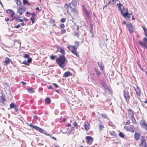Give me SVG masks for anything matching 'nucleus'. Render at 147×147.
Listing matches in <instances>:
<instances>
[{
	"mask_svg": "<svg viewBox=\"0 0 147 147\" xmlns=\"http://www.w3.org/2000/svg\"><path fill=\"white\" fill-rule=\"evenodd\" d=\"M71 3H69L68 4L66 3L64 5V7L67 9V13L70 16H72V15L70 12L74 13V16L78 15V11L76 8H72L71 7Z\"/></svg>",
	"mask_w": 147,
	"mask_h": 147,
	"instance_id": "1",
	"label": "nucleus"
},
{
	"mask_svg": "<svg viewBox=\"0 0 147 147\" xmlns=\"http://www.w3.org/2000/svg\"><path fill=\"white\" fill-rule=\"evenodd\" d=\"M56 62L59 66L64 68L66 63L67 62V60L64 55H61L56 59Z\"/></svg>",
	"mask_w": 147,
	"mask_h": 147,
	"instance_id": "2",
	"label": "nucleus"
},
{
	"mask_svg": "<svg viewBox=\"0 0 147 147\" xmlns=\"http://www.w3.org/2000/svg\"><path fill=\"white\" fill-rule=\"evenodd\" d=\"M126 113L125 118L127 119H130L133 124H136L137 122L134 117V112L131 109H127Z\"/></svg>",
	"mask_w": 147,
	"mask_h": 147,
	"instance_id": "3",
	"label": "nucleus"
},
{
	"mask_svg": "<svg viewBox=\"0 0 147 147\" xmlns=\"http://www.w3.org/2000/svg\"><path fill=\"white\" fill-rule=\"evenodd\" d=\"M68 49L75 56V57H79V55L78 54L77 51V48L76 47L74 46L69 45L67 47Z\"/></svg>",
	"mask_w": 147,
	"mask_h": 147,
	"instance_id": "4",
	"label": "nucleus"
},
{
	"mask_svg": "<svg viewBox=\"0 0 147 147\" xmlns=\"http://www.w3.org/2000/svg\"><path fill=\"white\" fill-rule=\"evenodd\" d=\"M139 147H147V142L144 137L142 136L140 140V142L138 144Z\"/></svg>",
	"mask_w": 147,
	"mask_h": 147,
	"instance_id": "5",
	"label": "nucleus"
},
{
	"mask_svg": "<svg viewBox=\"0 0 147 147\" xmlns=\"http://www.w3.org/2000/svg\"><path fill=\"white\" fill-rule=\"evenodd\" d=\"M124 129L126 131L134 133L135 131L134 126L133 125H129L128 126H125L124 127Z\"/></svg>",
	"mask_w": 147,
	"mask_h": 147,
	"instance_id": "6",
	"label": "nucleus"
},
{
	"mask_svg": "<svg viewBox=\"0 0 147 147\" xmlns=\"http://www.w3.org/2000/svg\"><path fill=\"white\" fill-rule=\"evenodd\" d=\"M140 123L142 128L147 131V124L146 121L142 119L140 121Z\"/></svg>",
	"mask_w": 147,
	"mask_h": 147,
	"instance_id": "7",
	"label": "nucleus"
},
{
	"mask_svg": "<svg viewBox=\"0 0 147 147\" xmlns=\"http://www.w3.org/2000/svg\"><path fill=\"white\" fill-rule=\"evenodd\" d=\"M126 27L128 28L129 31L130 33L134 32V28L132 24L130 23H128L126 25Z\"/></svg>",
	"mask_w": 147,
	"mask_h": 147,
	"instance_id": "8",
	"label": "nucleus"
},
{
	"mask_svg": "<svg viewBox=\"0 0 147 147\" xmlns=\"http://www.w3.org/2000/svg\"><path fill=\"white\" fill-rule=\"evenodd\" d=\"M124 96L126 101L128 103L129 102L130 96L128 92L124 90L123 91Z\"/></svg>",
	"mask_w": 147,
	"mask_h": 147,
	"instance_id": "9",
	"label": "nucleus"
},
{
	"mask_svg": "<svg viewBox=\"0 0 147 147\" xmlns=\"http://www.w3.org/2000/svg\"><path fill=\"white\" fill-rule=\"evenodd\" d=\"M26 10V8L23 6H20L18 9V13L20 15H22Z\"/></svg>",
	"mask_w": 147,
	"mask_h": 147,
	"instance_id": "10",
	"label": "nucleus"
},
{
	"mask_svg": "<svg viewBox=\"0 0 147 147\" xmlns=\"http://www.w3.org/2000/svg\"><path fill=\"white\" fill-rule=\"evenodd\" d=\"M29 125L32 128H34L36 130L38 131L41 133H43V131L44 130L37 126L33 125L31 123L29 124Z\"/></svg>",
	"mask_w": 147,
	"mask_h": 147,
	"instance_id": "11",
	"label": "nucleus"
},
{
	"mask_svg": "<svg viewBox=\"0 0 147 147\" xmlns=\"http://www.w3.org/2000/svg\"><path fill=\"white\" fill-rule=\"evenodd\" d=\"M87 143L88 144H92L93 140V138L90 136H87L85 138Z\"/></svg>",
	"mask_w": 147,
	"mask_h": 147,
	"instance_id": "12",
	"label": "nucleus"
},
{
	"mask_svg": "<svg viewBox=\"0 0 147 147\" xmlns=\"http://www.w3.org/2000/svg\"><path fill=\"white\" fill-rule=\"evenodd\" d=\"M134 88L135 89V91L136 92V95H137V96L138 98H139V99L140 100V94L141 92L140 91V89L138 87L137 88V90H136V89L134 87Z\"/></svg>",
	"mask_w": 147,
	"mask_h": 147,
	"instance_id": "13",
	"label": "nucleus"
},
{
	"mask_svg": "<svg viewBox=\"0 0 147 147\" xmlns=\"http://www.w3.org/2000/svg\"><path fill=\"white\" fill-rule=\"evenodd\" d=\"M12 62V61L10 60L8 57H6L5 58V59L4 61H3V63H4V65L7 66V65L9 64L10 61Z\"/></svg>",
	"mask_w": 147,
	"mask_h": 147,
	"instance_id": "14",
	"label": "nucleus"
},
{
	"mask_svg": "<svg viewBox=\"0 0 147 147\" xmlns=\"http://www.w3.org/2000/svg\"><path fill=\"white\" fill-rule=\"evenodd\" d=\"M9 107L11 109L14 108V109L17 112H18V109L17 107V105L13 103H12L10 104Z\"/></svg>",
	"mask_w": 147,
	"mask_h": 147,
	"instance_id": "15",
	"label": "nucleus"
},
{
	"mask_svg": "<svg viewBox=\"0 0 147 147\" xmlns=\"http://www.w3.org/2000/svg\"><path fill=\"white\" fill-rule=\"evenodd\" d=\"M140 134L139 133L136 132L134 134V138L136 141L139 140L140 138Z\"/></svg>",
	"mask_w": 147,
	"mask_h": 147,
	"instance_id": "16",
	"label": "nucleus"
},
{
	"mask_svg": "<svg viewBox=\"0 0 147 147\" xmlns=\"http://www.w3.org/2000/svg\"><path fill=\"white\" fill-rule=\"evenodd\" d=\"M84 127L85 129L87 131L90 129V125L88 122H85L84 123Z\"/></svg>",
	"mask_w": 147,
	"mask_h": 147,
	"instance_id": "17",
	"label": "nucleus"
},
{
	"mask_svg": "<svg viewBox=\"0 0 147 147\" xmlns=\"http://www.w3.org/2000/svg\"><path fill=\"white\" fill-rule=\"evenodd\" d=\"M57 51H59L64 55L65 54V50L62 47H58L57 48Z\"/></svg>",
	"mask_w": 147,
	"mask_h": 147,
	"instance_id": "18",
	"label": "nucleus"
},
{
	"mask_svg": "<svg viewBox=\"0 0 147 147\" xmlns=\"http://www.w3.org/2000/svg\"><path fill=\"white\" fill-rule=\"evenodd\" d=\"M131 15L129 14L128 12V11H127L125 14L124 13L123 16L126 19H130L131 18Z\"/></svg>",
	"mask_w": 147,
	"mask_h": 147,
	"instance_id": "19",
	"label": "nucleus"
},
{
	"mask_svg": "<svg viewBox=\"0 0 147 147\" xmlns=\"http://www.w3.org/2000/svg\"><path fill=\"white\" fill-rule=\"evenodd\" d=\"M72 74L69 71L65 72L63 74V77L67 78L69 76H71Z\"/></svg>",
	"mask_w": 147,
	"mask_h": 147,
	"instance_id": "20",
	"label": "nucleus"
},
{
	"mask_svg": "<svg viewBox=\"0 0 147 147\" xmlns=\"http://www.w3.org/2000/svg\"><path fill=\"white\" fill-rule=\"evenodd\" d=\"M5 101V97L3 95L0 96V102L3 104H4V102Z\"/></svg>",
	"mask_w": 147,
	"mask_h": 147,
	"instance_id": "21",
	"label": "nucleus"
},
{
	"mask_svg": "<svg viewBox=\"0 0 147 147\" xmlns=\"http://www.w3.org/2000/svg\"><path fill=\"white\" fill-rule=\"evenodd\" d=\"M102 86L104 88L105 90L106 91L107 90H108L110 92H111V93H112V90L110 89L109 88L107 87V85L105 83H104V84L102 85Z\"/></svg>",
	"mask_w": 147,
	"mask_h": 147,
	"instance_id": "22",
	"label": "nucleus"
},
{
	"mask_svg": "<svg viewBox=\"0 0 147 147\" xmlns=\"http://www.w3.org/2000/svg\"><path fill=\"white\" fill-rule=\"evenodd\" d=\"M138 42L141 46L147 49V46L146 45L147 44H144L142 41L140 40H139Z\"/></svg>",
	"mask_w": 147,
	"mask_h": 147,
	"instance_id": "23",
	"label": "nucleus"
},
{
	"mask_svg": "<svg viewBox=\"0 0 147 147\" xmlns=\"http://www.w3.org/2000/svg\"><path fill=\"white\" fill-rule=\"evenodd\" d=\"M98 66L100 68V69L102 71L104 70V66L103 63L101 62L98 63Z\"/></svg>",
	"mask_w": 147,
	"mask_h": 147,
	"instance_id": "24",
	"label": "nucleus"
},
{
	"mask_svg": "<svg viewBox=\"0 0 147 147\" xmlns=\"http://www.w3.org/2000/svg\"><path fill=\"white\" fill-rule=\"evenodd\" d=\"M109 134L111 136L114 137H115L117 136V134L116 132L114 131H112L109 132Z\"/></svg>",
	"mask_w": 147,
	"mask_h": 147,
	"instance_id": "25",
	"label": "nucleus"
},
{
	"mask_svg": "<svg viewBox=\"0 0 147 147\" xmlns=\"http://www.w3.org/2000/svg\"><path fill=\"white\" fill-rule=\"evenodd\" d=\"M45 103L49 105L51 103V101L49 97L46 98L45 100Z\"/></svg>",
	"mask_w": 147,
	"mask_h": 147,
	"instance_id": "26",
	"label": "nucleus"
},
{
	"mask_svg": "<svg viewBox=\"0 0 147 147\" xmlns=\"http://www.w3.org/2000/svg\"><path fill=\"white\" fill-rule=\"evenodd\" d=\"M117 5L118 6L119 10H120V11L124 7L123 5L121 3L117 4Z\"/></svg>",
	"mask_w": 147,
	"mask_h": 147,
	"instance_id": "27",
	"label": "nucleus"
},
{
	"mask_svg": "<svg viewBox=\"0 0 147 147\" xmlns=\"http://www.w3.org/2000/svg\"><path fill=\"white\" fill-rule=\"evenodd\" d=\"M84 11L85 12L86 15L88 17L90 18V14L89 12L86 8H85L84 9Z\"/></svg>",
	"mask_w": 147,
	"mask_h": 147,
	"instance_id": "28",
	"label": "nucleus"
},
{
	"mask_svg": "<svg viewBox=\"0 0 147 147\" xmlns=\"http://www.w3.org/2000/svg\"><path fill=\"white\" fill-rule=\"evenodd\" d=\"M127 11H128L127 9H125L124 8L121 11V12L123 16H124V14H125Z\"/></svg>",
	"mask_w": 147,
	"mask_h": 147,
	"instance_id": "29",
	"label": "nucleus"
},
{
	"mask_svg": "<svg viewBox=\"0 0 147 147\" xmlns=\"http://www.w3.org/2000/svg\"><path fill=\"white\" fill-rule=\"evenodd\" d=\"M28 92L30 93H34L35 91L33 90L32 87H29V88L28 89Z\"/></svg>",
	"mask_w": 147,
	"mask_h": 147,
	"instance_id": "30",
	"label": "nucleus"
},
{
	"mask_svg": "<svg viewBox=\"0 0 147 147\" xmlns=\"http://www.w3.org/2000/svg\"><path fill=\"white\" fill-rule=\"evenodd\" d=\"M30 20H31L32 24H33L35 22V21L36 20V18L35 17H32L30 18Z\"/></svg>",
	"mask_w": 147,
	"mask_h": 147,
	"instance_id": "31",
	"label": "nucleus"
},
{
	"mask_svg": "<svg viewBox=\"0 0 147 147\" xmlns=\"http://www.w3.org/2000/svg\"><path fill=\"white\" fill-rule=\"evenodd\" d=\"M17 5H21L22 4V2L20 0H14Z\"/></svg>",
	"mask_w": 147,
	"mask_h": 147,
	"instance_id": "32",
	"label": "nucleus"
},
{
	"mask_svg": "<svg viewBox=\"0 0 147 147\" xmlns=\"http://www.w3.org/2000/svg\"><path fill=\"white\" fill-rule=\"evenodd\" d=\"M73 125L74 127H76L77 129L78 128V123L76 121L73 122Z\"/></svg>",
	"mask_w": 147,
	"mask_h": 147,
	"instance_id": "33",
	"label": "nucleus"
},
{
	"mask_svg": "<svg viewBox=\"0 0 147 147\" xmlns=\"http://www.w3.org/2000/svg\"><path fill=\"white\" fill-rule=\"evenodd\" d=\"M143 29L144 31L145 35L146 36H147V29L146 27L142 26Z\"/></svg>",
	"mask_w": 147,
	"mask_h": 147,
	"instance_id": "34",
	"label": "nucleus"
},
{
	"mask_svg": "<svg viewBox=\"0 0 147 147\" xmlns=\"http://www.w3.org/2000/svg\"><path fill=\"white\" fill-rule=\"evenodd\" d=\"M119 136L122 138H124L125 137L124 134L121 132H120L119 134Z\"/></svg>",
	"mask_w": 147,
	"mask_h": 147,
	"instance_id": "35",
	"label": "nucleus"
},
{
	"mask_svg": "<svg viewBox=\"0 0 147 147\" xmlns=\"http://www.w3.org/2000/svg\"><path fill=\"white\" fill-rule=\"evenodd\" d=\"M146 37H144L143 39V42L144 44H147V36Z\"/></svg>",
	"mask_w": 147,
	"mask_h": 147,
	"instance_id": "36",
	"label": "nucleus"
},
{
	"mask_svg": "<svg viewBox=\"0 0 147 147\" xmlns=\"http://www.w3.org/2000/svg\"><path fill=\"white\" fill-rule=\"evenodd\" d=\"M104 128V125L102 124H101L99 126V131H101Z\"/></svg>",
	"mask_w": 147,
	"mask_h": 147,
	"instance_id": "37",
	"label": "nucleus"
},
{
	"mask_svg": "<svg viewBox=\"0 0 147 147\" xmlns=\"http://www.w3.org/2000/svg\"><path fill=\"white\" fill-rule=\"evenodd\" d=\"M66 32V30L65 29H63L61 30L60 33L61 34H63L65 33Z\"/></svg>",
	"mask_w": 147,
	"mask_h": 147,
	"instance_id": "38",
	"label": "nucleus"
},
{
	"mask_svg": "<svg viewBox=\"0 0 147 147\" xmlns=\"http://www.w3.org/2000/svg\"><path fill=\"white\" fill-rule=\"evenodd\" d=\"M56 56L52 54L50 57V59L52 60H54L56 58Z\"/></svg>",
	"mask_w": 147,
	"mask_h": 147,
	"instance_id": "39",
	"label": "nucleus"
},
{
	"mask_svg": "<svg viewBox=\"0 0 147 147\" xmlns=\"http://www.w3.org/2000/svg\"><path fill=\"white\" fill-rule=\"evenodd\" d=\"M131 123L130 121L129 120H127L125 123V125H129Z\"/></svg>",
	"mask_w": 147,
	"mask_h": 147,
	"instance_id": "40",
	"label": "nucleus"
},
{
	"mask_svg": "<svg viewBox=\"0 0 147 147\" xmlns=\"http://www.w3.org/2000/svg\"><path fill=\"white\" fill-rule=\"evenodd\" d=\"M3 85L6 88L8 87H9L8 84L7 82L3 83Z\"/></svg>",
	"mask_w": 147,
	"mask_h": 147,
	"instance_id": "41",
	"label": "nucleus"
},
{
	"mask_svg": "<svg viewBox=\"0 0 147 147\" xmlns=\"http://www.w3.org/2000/svg\"><path fill=\"white\" fill-rule=\"evenodd\" d=\"M95 71L96 72V74H97L98 75V76H99L101 74V73L100 72V71H99L98 70L96 69H95Z\"/></svg>",
	"mask_w": 147,
	"mask_h": 147,
	"instance_id": "42",
	"label": "nucleus"
},
{
	"mask_svg": "<svg viewBox=\"0 0 147 147\" xmlns=\"http://www.w3.org/2000/svg\"><path fill=\"white\" fill-rule=\"evenodd\" d=\"M55 22V20L54 19H50L49 22L51 24H54Z\"/></svg>",
	"mask_w": 147,
	"mask_h": 147,
	"instance_id": "43",
	"label": "nucleus"
},
{
	"mask_svg": "<svg viewBox=\"0 0 147 147\" xmlns=\"http://www.w3.org/2000/svg\"><path fill=\"white\" fill-rule=\"evenodd\" d=\"M79 42L78 41H76L75 42V46L77 47V48L79 47Z\"/></svg>",
	"mask_w": 147,
	"mask_h": 147,
	"instance_id": "44",
	"label": "nucleus"
},
{
	"mask_svg": "<svg viewBox=\"0 0 147 147\" xmlns=\"http://www.w3.org/2000/svg\"><path fill=\"white\" fill-rule=\"evenodd\" d=\"M101 115L102 117H103L105 119H107V115L105 114H102Z\"/></svg>",
	"mask_w": 147,
	"mask_h": 147,
	"instance_id": "45",
	"label": "nucleus"
},
{
	"mask_svg": "<svg viewBox=\"0 0 147 147\" xmlns=\"http://www.w3.org/2000/svg\"><path fill=\"white\" fill-rule=\"evenodd\" d=\"M23 63L25 64L26 65H29V63H28V62L26 61H24L23 62Z\"/></svg>",
	"mask_w": 147,
	"mask_h": 147,
	"instance_id": "46",
	"label": "nucleus"
},
{
	"mask_svg": "<svg viewBox=\"0 0 147 147\" xmlns=\"http://www.w3.org/2000/svg\"><path fill=\"white\" fill-rule=\"evenodd\" d=\"M13 11L11 9H7L6 10V12L8 13H9L13 12Z\"/></svg>",
	"mask_w": 147,
	"mask_h": 147,
	"instance_id": "47",
	"label": "nucleus"
},
{
	"mask_svg": "<svg viewBox=\"0 0 147 147\" xmlns=\"http://www.w3.org/2000/svg\"><path fill=\"white\" fill-rule=\"evenodd\" d=\"M65 21H66L65 19L64 18H63L61 19V20H60V22H61L64 23L65 22Z\"/></svg>",
	"mask_w": 147,
	"mask_h": 147,
	"instance_id": "48",
	"label": "nucleus"
},
{
	"mask_svg": "<svg viewBox=\"0 0 147 147\" xmlns=\"http://www.w3.org/2000/svg\"><path fill=\"white\" fill-rule=\"evenodd\" d=\"M24 57L26 58H30V56L27 54H25L24 55Z\"/></svg>",
	"mask_w": 147,
	"mask_h": 147,
	"instance_id": "49",
	"label": "nucleus"
},
{
	"mask_svg": "<svg viewBox=\"0 0 147 147\" xmlns=\"http://www.w3.org/2000/svg\"><path fill=\"white\" fill-rule=\"evenodd\" d=\"M28 1L27 0H23V2L24 5L27 4L28 3Z\"/></svg>",
	"mask_w": 147,
	"mask_h": 147,
	"instance_id": "50",
	"label": "nucleus"
},
{
	"mask_svg": "<svg viewBox=\"0 0 147 147\" xmlns=\"http://www.w3.org/2000/svg\"><path fill=\"white\" fill-rule=\"evenodd\" d=\"M19 18V17L18 16H14L13 18V20L14 19L18 20Z\"/></svg>",
	"mask_w": 147,
	"mask_h": 147,
	"instance_id": "51",
	"label": "nucleus"
},
{
	"mask_svg": "<svg viewBox=\"0 0 147 147\" xmlns=\"http://www.w3.org/2000/svg\"><path fill=\"white\" fill-rule=\"evenodd\" d=\"M28 59L27 60V62L28 63H29V64L30 63H31L32 61V59L31 58H28Z\"/></svg>",
	"mask_w": 147,
	"mask_h": 147,
	"instance_id": "52",
	"label": "nucleus"
},
{
	"mask_svg": "<svg viewBox=\"0 0 147 147\" xmlns=\"http://www.w3.org/2000/svg\"><path fill=\"white\" fill-rule=\"evenodd\" d=\"M59 26L62 28H63L65 27V26L63 24H61L59 25Z\"/></svg>",
	"mask_w": 147,
	"mask_h": 147,
	"instance_id": "53",
	"label": "nucleus"
},
{
	"mask_svg": "<svg viewBox=\"0 0 147 147\" xmlns=\"http://www.w3.org/2000/svg\"><path fill=\"white\" fill-rule=\"evenodd\" d=\"M30 15H31L32 16V17H35V16H36L35 12H34L31 13Z\"/></svg>",
	"mask_w": 147,
	"mask_h": 147,
	"instance_id": "54",
	"label": "nucleus"
},
{
	"mask_svg": "<svg viewBox=\"0 0 147 147\" xmlns=\"http://www.w3.org/2000/svg\"><path fill=\"white\" fill-rule=\"evenodd\" d=\"M20 26V24H18L17 26H14L16 28H19Z\"/></svg>",
	"mask_w": 147,
	"mask_h": 147,
	"instance_id": "55",
	"label": "nucleus"
},
{
	"mask_svg": "<svg viewBox=\"0 0 147 147\" xmlns=\"http://www.w3.org/2000/svg\"><path fill=\"white\" fill-rule=\"evenodd\" d=\"M12 13L11 14L10 16L11 17H13V15H14L15 13L13 11Z\"/></svg>",
	"mask_w": 147,
	"mask_h": 147,
	"instance_id": "56",
	"label": "nucleus"
},
{
	"mask_svg": "<svg viewBox=\"0 0 147 147\" xmlns=\"http://www.w3.org/2000/svg\"><path fill=\"white\" fill-rule=\"evenodd\" d=\"M53 85H54V86H55V88H57L58 87V86L57 85V84H55V83H53Z\"/></svg>",
	"mask_w": 147,
	"mask_h": 147,
	"instance_id": "57",
	"label": "nucleus"
},
{
	"mask_svg": "<svg viewBox=\"0 0 147 147\" xmlns=\"http://www.w3.org/2000/svg\"><path fill=\"white\" fill-rule=\"evenodd\" d=\"M48 88L49 89H52V90L53 89V88L52 87L51 85H50V86H49V87H48Z\"/></svg>",
	"mask_w": 147,
	"mask_h": 147,
	"instance_id": "58",
	"label": "nucleus"
},
{
	"mask_svg": "<svg viewBox=\"0 0 147 147\" xmlns=\"http://www.w3.org/2000/svg\"><path fill=\"white\" fill-rule=\"evenodd\" d=\"M23 19H19L18 21H17V22H23Z\"/></svg>",
	"mask_w": 147,
	"mask_h": 147,
	"instance_id": "59",
	"label": "nucleus"
},
{
	"mask_svg": "<svg viewBox=\"0 0 147 147\" xmlns=\"http://www.w3.org/2000/svg\"><path fill=\"white\" fill-rule=\"evenodd\" d=\"M35 9L37 11L39 10H41V9H39V8L38 7H37L35 8Z\"/></svg>",
	"mask_w": 147,
	"mask_h": 147,
	"instance_id": "60",
	"label": "nucleus"
},
{
	"mask_svg": "<svg viewBox=\"0 0 147 147\" xmlns=\"http://www.w3.org/2000/svg\"><path fill=\"white\" fill-rule=\"evenodd\" d=\"M50 137L53 139L55 140H57V139L54 136H51Z\"/></svg>",
	"mask_w": 147,
	"mask_h": 147,
	"instance_id": "61",
	"label": "nucleus"
},
{
	"mask_svg": "<svg viewBox=\"0 0 147 147\" xmlns=\"http://www.w3.org/2000/svg\"><path fill=\"white\" fill-rule=\"evenodd\" d=\"M20 83L24 85H25L26 84V83L25 82H24L23 81H21Z\"/></svg>",
	"mask_w": 147,
	"mask_h": 147,
	"instance_id": "62",
	"label": "nucleus"
},
{
	"mask_svg": "<svg viewBox=\"0 0 147 147\" xmlns=\"http://www.w3.org/2000/svg\"><path fill=\"white\" fill-rule=\"evenodd\" d=\"M74 130V127H72L71 128L70 132H72V131H73Z\"/></svg>",
	"mask_w": 147,
	"mask_h": 147,
	"instance_id": "63",
	"label": "nucleus"
},
{
	"mask_svg": "<svg viewBox=\"0 0 147 147\" xmlns=\"http://www.w3.org/2000/svg\"><path fill=\"white\" fill-rule=\"evenodd\" d=\"M66 126L67 127H70L71 126V124L70 123H68L67 124V125H66Z\"/></svg>",
	"mask_w": 147,
	"mask_h": 147,
	"instance_id": "64",
	"label": "nucleus"
}]
</instances>
